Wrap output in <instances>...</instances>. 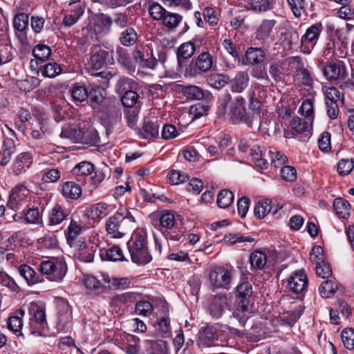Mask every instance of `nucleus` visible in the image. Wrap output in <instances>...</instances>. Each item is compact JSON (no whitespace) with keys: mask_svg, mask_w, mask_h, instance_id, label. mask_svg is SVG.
I'll use <instances>...</instances> for the list:
<instances>
[{"mask_svg":"<svg viewBox=\"0 0 354 354\" xmlns=\"http://www.w3.org/2000/svg\"><path fill=\"white\" fill-rule=\"evenodd\" d=\"M71 92L73 101L76 102H82L84 101L88 95L87 89L82 86H74L71 88Z\"/></svg>","mask_w":354,"mask_h":354,"instance_id":"obj_57","label":"nucleus"},{"mask_svg":"<svg viewBox=\"0 0 354 354\" xmlns=\"http://www.w3.org/2000/svg\"><path fill=\"white\" fill-rule=\"evenodd\" d=\"M337 288V285L333 280H326L321 283L319 290L322 297L329 298L336 292Z\"/></svg>","mask_w":354,"mask_h":354,"instance_id":"obj_41","label":"nucleus"},{"mask_svg":"<svg viewBox=\"0 0 354 354\" xmlns=\"http://www.w3.org/2000/svg\"><path fill=\"white\" fill-rule=\"evenodd\" d=\"M333 207L336 214L341 218H346L350 215L351 205L347 201L342 198L334 200Z\"/></svg>","mask_w":354,"mask_h":354,"instance_id":"obj_34","label":"nucleus"},{"mask_svg":"<svg viewBox=\"0 0 354 354\" xmlns=\"http://www.w3.org/2000/svg\"><path fill=\"white\" fill-rule=\"evenodd\" d=\"M227 304V297L225 295H215L211 305L210 312L213 317H221Z\"/></svg>","mask_w":354,"mask_h":354,"instance_id":"obj_32","label":"nucleus"},{"mask_svg":"<svg viewBox=\"0 0 354 354\" xmlns=\"http://www.w3.org/2000/svg\"><path fill=\"white\" fill-rule=\"evenodd\" d=\"M155 327L161 337H167L170 336L171 333V328L170 324V319L168 316H164L160 318H158Z\"/></svg>","mask_w":354,"mask_h":354,"instance_id":"obj_37","label":"nucleus"},{"mask_svg":"<svg viewBox=\"0 0 354 354\" xmlns=\"http://www.w3.org/2000/svg\"><path fill=\"white\" fill-rule=\"evenodd\" d=\"M95 31L97 33L105 32L109 33L111 30L113 23L112 18L104 13H97L93 17Z\"/></svg>","mask_w":354,"mask_h":354,"instance_id":"obj_20","label":"nucleus"},{"mask_svg":"<svg viewBox=\"0 0 354 354\" xmlns=\"http://www.w3.org/2000/svg\"><path fill=\"white\" fill-rule=\"evenodd\" d=\"M40 81L37 77L29 76L26 79L18 80L17 86L20 90L29 92L39 85Z\"/></svg>","mask_w":354,"mask_h":354,"instance_id":"obj_43","label":"nucleus"},{"mask_svg":"<svg viewBox=\"0 0 354 354\" xmlns=\"http://www.w3.org/2000/svg\"><path fill=\"white\" fill-rule=\"evenodd\" d=\"M230 120L232 124L243 123L252 128L257 116L254 113L246 111L245 100L241 97H237L230 106Z\"/></svg>","mask_w":354,"mask_h":354,"instance_id":"obj_1","label":"nucleus"},{"mask_svg":"<svg viewBox=\"0 0 354 354\" xmlns=\"http://www.w3.org/2000/svg\"><path fill=\"white\" fill-rule=\"evenodd\" d=\"M207 82L213 88H221L230 83V77L226 75L213 73L207 77Z\"/></svg>","mask_w":354,"mask_h":354,"instance_id":"obj_35","label":"nucleus"},{"mask_svg":"<svg viewBox=\"0 0 354 354\" xmlns=\"http://www.w3.org/2000/svg\"><path fill=\"white\" fill-rule=\"evenodd\" d=\"M272 211L271 201L269 199L259 201L254 207V215L263 218Z\"/></svg>","mask_w":354,"mask_h":354,"instance_id":"obj_38","label":"nucleus"},{"mask_svg":"<svg viewBox=\"0 0 354 354\" xmlns=\"http://www.w3.org/2000/svg\"><path fill=\"white\" fill-rule=\"evenodd\" d=\"M129 253L147 248V233L142 229L136 230L127 243Z\"/></svg>","mask_w":354,"mask_h":354,"instance_id":"obj_19","label":"nucleus"},{"mask_svg":"<svg viewBox=\"0 0 354 354\" xmlns=\"http://www.w3.org/2000/svg\"><path fill=\"white\" fill-rule=\"evenodd\" d=\"M175 221L174 214L170 212H166L159 217L160 225L165 229H171L174 225Z\"/></svg>","mask_w":354,"mask_h":354,"instance_id":"obj_62","label":"nucleus"},{"mask_svg":"<svg viewBox=\"0 0 354 354\" xmlns=\"http://www.w3.org/2000/svg\"><path fill=\"white\" fill-rule=\"evenodd\" d=\"M83 229L84 227L80 215L76 213L73 214L71 216L69 225L65 232L67 241L75 240L82 234Z\"/></svg>","mask_w":354,"mask_h":354,"instance_id":"obj_18","label":"nucleus"},{"mask_svg":"<svg viewBox=\"0 0 354 354\" xmlns=\"http://www.w3.org/2000/svg\"><path fill=\"white\" fill-rule=\"evenodd\" d=\"M138 113L139 110L137 108L127 110L125 113L127 123L128 126L133 129H137Z\"/></svg>","mask_w":354,"mask_h":354,"instance_id":"obj_63","label":"nucleus"},{"mask_svg":"<svg viewBox=\"0 0 354 354\" xmlns=\"http://www.w3.org/2000/svg\"><path fill=\"white\" fill-rule=\"evenodd\" d=\"M97 249V245L93 243H86L80 241L75 253V257L80 261L84 263L93 262Z\"/></svg>","mask_w":354,"mask_h":354,"instance_id":"obj_14","label":"nucleus"},{"mask_svg":"<svg viewBox=\"0 0 354 354\" xmlns=\"http://www.w3.org/2000/svg\"><path fill=\"white\" fill-rule=\"evenodd\" d=\"M29 202V190L24 184H18L10 194L7 206L13 210L20 211L24 210Z\"/></svg>","mask_w":354,"mask_h":354,"instance_id":"obj_7","label":"nucleus"},{"mask_svg":"<svg viewBox=\"0 0 354 354\" xmlns=\"http://www.w3.org/2000/svg\"><path fill=\"white\" fill-rule=\"evenodd\" d=\"M105 91L97 85H93L88 92V97L90 99L93 108H97L104 100Z\"/></svg>","mask_w":354,"mask_h":354,"instance_id":"obj_29","label":"nucleus"},{"mask_svg":"<svg viewBox=\"0 0 354 354\" xmlns=\"http://www.w3.org/2000/svg\"><path fill=\"white\" fill-rule=\"evenodd\" d=\"M0 283L12 292H18L19 291L20 288L15 280L3 271L0 272Z\"/></svg>","mask_w":354,"mask_h":354,"instance_id":"obj_54","label":"nucleus"},{"mask_svg":"<svg viewBox=\"0 0 354 354\" xmlns=\"http://www.w3.org/2000/svg\"><path fill=\"white\" fill-rule=\"evenodd\" d=\"M276 24V21L273 19H264L257 30V39L262 44L268 46L269 38L272 31L273 27Z\"/></svg>","mask_w":354,"mask_h":354,"instance_id":"obj_21","label":"nucleus"},{"mask_svg":"<svg viewBox=\"0 0 354 354\" xmlns=\"http://www.w3.org/2000/svg\"><path fill=\"white\" fill-rule=\"evenodd\" d=\"M323 91L325 94V103L329 104L330 102L337 103L341 98V93L337 88L334 86H324Z\"/></svg>","mask_w":354,"mask_h":354,"instance_id":"obj_51","label":"nucleus"},{"mask_svg":"<svg viewBox=\"0 0 354 354\" xmlns=\"http://www.w3.org/2000/svg\"><path fill=\"white\" fill-rule=\"evenodd\" d=\"M183 95L189 100H199L203 98V89L196 86H186L183 89Z\"/></svg>","mask_w":354,"mask_h":354,"instance_id":"obj_45","label":"nucleus"},{"mask_svg":"<svg viewBox=\"0 0 354 354\" xmlns=\"http://www.w3.org/2000/svg\"><path fill=\"white\" fill-rule=\"evenodd\" d=\"M129 254L131 261L138 266H145L149 263L152 259V257L149 252L148 248L139 249L138 251H133V253Z\"/></svg>","mask_w":354,"mask_h":354,"instance_id":"obj_33","label":"nucleus"},{"mask_svg":"<svg viewBox=\"0 0 354 354\" xmlns=\"http://www.w3.org/2000/svg\"><path fill=\"white\" fill-rule=\"evenodd\" d=\"M323 74L326 79L337 84L340 87L346 86V81L348 80V72L344 62L337 60L327 64L323 68Z\"/></svg>","mask_w":354,"mask_h":354,"instance_id":"obj_4","label":"nucleus"},{"mask_svg":"<svg viewBox=\"0 0 354 354\" xmlns=\"http://www.w3.org/2000/svg\"><path fill=\"white\" fill-rule=\"evenodd\" d=\"M123 225L122 215L115 213L106 221V230L111 238L120 239L126 233V229Z\"/></svg>","mask_w":354,"mask_h":354,"instance_id":"obj_12","label":"nucleus"},{"mask_svg":"<svg viewBox=\"0 0 354 354\" xmlns=\"http://www.w3.org/2000/svg\"><path fill=\"white\" fill-rule=\"evenodd\" d=\"M33 157L29 152L19 153L14 160L11 167L12 174L19 176L25 173L32 164Z\"/></svg>","mask_w":354,"mask_h":354,"instance_id":"obj_13","label":"nucleus"},{"mask_svg":"<svg viewBox=\"0 0 354 354\" xmlns=\"http://www.w3.org/2000/svg\"><path fill=\"white\" fill-rule=\"evenodd\" d=\"M248 62L252 65H258L265 59V52L260 48L250 47L245 52Z\"/></svg>","mask_w":354,"mask_h":354,"instance_id":"obj_31","label":"nucleus"},{"mask_svg":"<svg viewBox=\"0 0 354 354\" xmlns=\"http://www.w3.org/2000/svg\"><path fill=\"white\" fill-rule=\"evenodd\" d=\"M234 194L229 189H222L217 196V204L221 208L228 207L234 201Z\"/></svg>","mask_w":354,"mask_h":354,"instance_id":"obj_44","label":"nucleus"},{"mask_svg":"<svg viewBox=\"0 0 354 354\" xmlns=\"http://www.w3.org/2000/svg\"><path fill=\"white\" fill-rule=\"evenodd\" d=\"M250 262L252 268L261 270L267 263V256L262 251L255 250L250 254Z\"/></svg>","mask_w":354,"mask_h":354,"instance_id":"obj_36","label":"nucleus"},{"mask_svg":"<svg viewBox=\"0 0 354 354\" xmlns=\"http://www.w3.org/2000/svg\"><path fill=\"white\" fill-rule=\"evenodd\" d=\"M341 339L344 346L348 349L354 348V330L345 328L342 331Z\"/></svg>","mask_w":354,"mask_h":354,"instance_id":"obj_56","label":"nucleus"},{"mask_svg":"<svg viewBox=\"0 0 354 354\" xmlns=\"http://www.w3.org/2000/svg\"><path fill=\"white\" fill-rule=\"evenodd\" d=\"M106 259L111 261H124L122 250L117 245H113L105 251Z\"/></svg>","mask_w":354,"mask_h":354,"instance_id":"obj_58","label":"nucleus"},{"mask_svg":"<svg viewBox=\"0 0 354 354\" xmlns=\"http://www.w3.org/2000/svg\"><path fill=\"white\" fill-rule=\"evenodd\" d=\"M94 169V165L91 162L82 161L73 167L72 173L77 176H85L91 174Z\"/></svg>","mask_w":354,"mask_h":354,"instance_id":"obj_39","label":"nucleus"},{"mask_svg":"<svg viewBox=\"0 0 354 354\" xmlns=\"http://www.w3.org/2000/svg\"><path fill=\"white\" fill-rule=\"evenodd\" d=\"M69 212L59 204H55L48 214L50 225H57L64 221L68 216Z\"/></svg>","mask_w":354,"mask_h":354,"instance_id":"obj_25","label":"nucleus"},{"mask_svg":"<svg viewBox=\"0 0 354 354\" xmlns=\"http://www.w3.org/2000/svg\"><path fill=\"white\" fill-rule=\"evenodd\" d=\"M282 62L275 61L270 63L269 66V73L275 82H279L282 79Z\"/></svg>","mask_w":354,"mask_h":354,"instance_id":"obj_59","label":"nucleus"},{"mask_svg":"<svg viewBox=\"0 0 354 354\" xmlns=\"http://www.w3.org/2000/svg\"><path fill=\"white\" fill-rule=\"evenodd\" d=\"M230 87L232 92L241 93L248 86L249 75L246 71H239L234 78L230 82Z\"/></svg>","mask_w":354,"mask_h":354,"instance_id":"obj_26","label":"nucleus"},{"mask_svg":"<svg viewBox=\"0 0 354 354\" xmlns=\"http://www.w3.org/2000/svg\"><path fill=\"white\" fill-rule=\"evenodd\" d=\"M109 213V205L104 203H97L84 210V216L93 219L103 218Z\"/></svg>","mask_w":354,"mask_h":354,"instance_id":"obj_23","label":"nucleus"},{"mask_svg":"<svg viewBox=\"0 0 354 354\" xmlns=\"http://www.w3.org/2000/svg\"><path fill=\"white\" fill-rule=\"evenodd\" d=\"M161 21L162 24L167 28L174 29L182 21V17L178 14L167 11Z\"/></svg>","mask_w":354,"mask_h":354,"instance_id":"obj_40","label":"nucleus"},{"mask_svg":"<svg viewBox=\"0 0 354 354\" xmlns=\"http://www.w3.org/2000/svg\"><path fill=\"white\" fill-rule=\"evenodd\" d=\"M62 68L56 62H50L41 68V73L43 76L53 78L62 73Z\"/></svg>","mask_w":354,"mask_h":354,"instance_id":"obj_48","label":"nucleus"},{"mask_svg":"<svg viewBox=\"0 0 354 354\" xmlns=\"http://www.w3.org/2000/svg\"><path fill=\"white\" fill-rule=\"evenodd\" d=\"M153 307L148 301H140L136 304V313L142 316L148 317L153 313Z\"/></svg>","mask_w":354,"mask_h":354,"instance_id":"obj_55","label":"nucleus"},{"mask_svg":"<svg viewBox=\"0 0 354 354\" xmlns=\"http://www.w3.org/2000/svg\"><path fill=\"white\" fill-rule=\"evenodd\" d=\"M218 330L217 324H207L201 327L198 333V344L205 347L216 345L218 339Z\"/></svg>","mask_w":354,"mask_h":354,"instance_id":"obj_10","label":"nucleus"},{"mask_svg":"<svg viewBox=\"0 0 354 354\" xmlns=\"http://www.w3.org/2000/svg\"><path fill=\"white\" fill-rule=\"evenodd\" d=\"M148 10L150 16L156 21H161L167 11L160 3L153 1L149 2Z\"/></svg>","mask_w":354,"mask_h":354,"instance_id":"obj_42","label":"nucleus"},{"mask_svg":"<svg viewBox=\"0 0 354 354\" xmlns=\"http://www.w3.org/2000/svg\"><path fill=\"white\" fill-rule=\"evenodd\" d=\"M61 193L66 198L75 200L81 196L82 189L75 182L66 181L62 185Z\"/></svg>","mask_w":354,"mask_h":354,"instance_id":"obj_24","label":"nucleus"},{"mask_svg":"<svg viewBox=\"0 0 354 354\" xmlns=\"http://www.w3.org/2000/svg\"><path fill=\"white\" fill-rule=\"evenodd\" d=\"M313 125L312 118L301 119L299 117L294 118L290 123L292 129L298 134L302 135V140L308 139L311 135Z\"/></svg>","mask_w":354,"mask_h":354,"instance_id":"obj_15","label":"nucleus"},{"mask_svg":"<svg viewBox=\"0 0 354 354\" xmlns=\"http://www.w3.org/2000/svg\"><path fill=\"white\" fill-rule=\"evenodd\" d=\"M140 354H169L168 345L163 340H147L145 350Z\"/></svg>","mask_w":354,"mask_h":354,"instance_id":"obj_22","label":"nucleus"},{"mask_svg":"<svg viewBox=\"0 0 354 354\" xmlns=\"http://www.w3.org/2000/svg\"><path fill=\"white\" fill-rule=\"evenodd\" d=\"M34 57L40 61H46L51 55L50 48L44 44H37L32 50Z\"/></svg>","mask_w":354,"mask_h":354,"instance_id":"obj_50","label":"nucleus"},{"mask_svg":"<svg viewBox=\"0 0 354 354\" xmlns=\"http://www.w3.org/2000/svg\"><path fill=\"white\" fill-rule=\"evenodd\" d=\"M28 16L24 13L17 15L13 20V26L15 30L18 31H23L28 26Z\"/></svg>","mask_w":354,"mask_h":354,"instance_id":"obj_61","label":"nucleus"},{"mask_svg":"<svg viewBox=\"0 0 354 354\" xmlns=\"http://www.w3.org/2000/svg\"><path fill=\"white\" fill-rule=\"evenodd\" d=\"M323 30L322 24L319 22L310 26L301 38V50L309 54L315 46L321 32Z\"/></svg>","mask_w":354,"mask_h":354,"instance_id":"obj_8","label":"nucleus"},{"mask_svg":"<svg viewBox=\"0 0 354 354\" xmlns=\"http://www.w3.org/2000/svg\"><path fill=\"white\" fill-rule=\"evenodd\" d=\"M84 14V9L79 7L73 13L68 14L64 17L63 24L66 27L74 25Z\"/></svg>","mask_w":354,"mask_h":354,"instance_id":"obj_60","label":"nucleus"},{"mask_svg":"<svg viewBox=\"0 0 354 354\" xmlns=\"http://www.w3.org/2000/svg\"><path fill=\"white\" fill-rule=\"evenodd\" d=\"M308 277L306 274L301 272H295L292 273L286 279V288L290 292L296 295H304L308 286Z\"/></svg>","mask_w":354,"mask_h":354,"instance_id":"obj_11","label":"nucleus"},{"mask_svg":"<svg viewBox=\"0 0 354 354\" xmlns=\"http://www.w3.org/2000/svg\"><path fill=\"white\" fill-rule=\"evenodd\" d=\"M271 163L274 165V167H281L287 161L286 156L282 153L281 152L274 149L270 150L269 151Z\"/></svg>","mask_w":354,"mask_h":354,"instance_id":"obj_64","label":"nucleus"},{"mask_svg":"<svg viewBox=\"0 0 354 354\" xmlns=\"http://www.w3.org/2000/svg\"><path fill=\"white\" fill-rule=\"evenodd\" d=\"M18 272L20 276L26 280L29 286L44 283L45 281L44 277L36 272L34 269L27 264H22L19 266Z\"/></svg>","mask_w":354,"mask_h":354,"instance_id":"obj_17","label":"nucleus"},{"mask_svg":"<svg viewBox=\"0 0 354 354\" xmlns=\"http://www.w3.org/2000/svg\"><path fill=\"white\" fill-rule=\"evenodd\" d=\"M275 0H251L249 3L250 9L258 12H266L271 10Z\"/></svg>","mask_w":354,"mask_h":354,"instance_id":"obj_46","label":"nucleus"},{"mask_svg":"<svg viewBox=\"0 0 354 354\" xmlns=\"http://www.w3.org/2000/svg\"><path fill=\"white\" fill-rule=\"evenodd\" d=\"M38 270L41 276H46V278L54 282H61L67 272V266L65 262L62 261L45 260L42 261Z\"/></svg>","mask_w":354,"mask_h":354,"instance_id":"obj_3","label":"nucleus"},{"mask_svg":"<svg viewBox=\"0 0 354 354\" xmlns=\"http://www.w3.org/2000/svg\"><path fill=\"white\" fill-rule=\"evenodd\" d=\"M230 331L239 337H245L251 342H258L261 338L260 328L257 325L252 326L249 331L240 330L235 328H230Z\"/></svg>","mask_w":354,"mask_h":354,"instance_id":"obj_27","label":"nucleus"},{"mask_svg":"<svg viewBox=\"0 0 354 354\" xmlns=\"http://www.w3.org/2000/svg\"><path fill=\"white\" fill-rule=\"evenodd\" d=\"M196 50L195 44L192 41L185 42L182 44L177 52V56L178 59H189L190 58L194 53Z\"/></svg>","mask_w":354,"mask_h":354,"instance_id":"obj_49","label":"nucleus"},{"mask_svg":"<svg viewBox=\"0 0 354 354\" xmlns=\"http://www.w3.org/2000/svg\"><path fill=\"white\" fill-rule=\"evenodd\" d=\"M213 64V57L208 52L201 53L195 61L186 66L185 75L187 77H196L209 71Z\"/></svg>","mask_w":354,"mask_h":354,"instance_id":"obj_6","label":"nucleus"},{"mask_svg":"<svg viewBox=\"0 0 354 354\" xmlns=\"http://www.w3.org/2000/svg\"><path fill=\"white\" fill-rule=\"evenodd\" d=\"M137 40V32L132 27L126 28L120 34L119 41L124 46H131L136 44Z\"/></svg>","mask_w":354,"mask_h":354,"instance_id":"obj_30","label":"nucleus"},{"mask_svg":"<svg viewBox=\"0 0 354 354\" xmlns=\"http://www.w3.org/2000/svg\"><path fill=\"white\" fill-rule=\"evenodd\" d=\"M167 49L161 47L158 51V59L153 55L152 50L148 48L146 50L136 48L133 51V58L141 67L153 70L159 61L162 64L166 62L167 54Z\"/></svg>","mask_w":354,"mask_h":354,"instance_id":"obj_2","label":"nucleus"},{"mask_svg":"<svg viewBox=\"0 0 354 354\" xmlns=\"http://www.w3.org/2000/svg\"><path fill=\"white\" fill-rule=\"evenodd\" d=\"M236 295L240 299L238 304V310L242 313L249 310V299L252 295V286L248 282L242 283L236 287Z\"/></svg>","mask_w":354,"mask_h":354,"instance_id":"obj_16","label":"nucleus"},{"mask_svg":"<svg viewBox=\"0 0 354 354\" xmlns=\"http://www.w3.org/2000/svg\"><path fill=\"white\" fill-rule=\"evenodd\" d=\"M209 279L211 285L214 288L228 290L232 281V274L228 269L224 267H216L209 272Z\"/></svg>","mask_w":354,"mask_h":354,"instance_id":"obj_9","label":"nucleus"},{"mask_svg":"<svg viewBox=\"0 0 354 354\" xmlns=\"http://www.w3.org/2000/svg\"><path fill=\"white\" fill-rule=\"evenodd\" d=\"M354 168V160L352 158H342L337 164V172L340 176H346Z\"/></svg>","mask_w":354,"mask_h":354,"instance_id":"obj_52","label":"nucleus"},{"mask_svg":"<svg viewBox=\"0 0 354 354\" xmlns=\"http://www.w3.org/2000/svg\"><path fill=\"white\" fill-rule=\"evenodd\" d=\"M138 94L132 90H127L121 97V102L125 107L132 108L138 102Z\"/></svg>","mask_w":354,"mask_h":354,"instance_id":"obj_53","label":"nucleus"},{"mask_svg":"<svg viewBox=\"0 0 354 354\" xmlns=\"http://www.w3.org/2000/svg\"><path fill=\"white\" fill-rule=\"evenodd\" d=\"M31 333L35 336H46L48 324L45 310L42 306L32 304L30 308Z\"/></svg>","mask_w":354,"mask_h":354,"instance_id":"obj_5","label":"nucleus"},{"mask_svg":"<svg viewBox=\"0 0 354 354\" xmlns=\"http://www.w3.org/2000/svg\"><path fill=\"white\" fill-rule=\"evenodd\" d=\"M254 241V239L250 236H244L239 234L229 233L224 236L223 241L227 245H232L236 243H240L243 242L252 243Z\"/></svg>","mask_w":354,"mask_h":354,"instance_id":"obj_47","label":"nucleus"},{"mask_svg":"<svg viewBox=\"0 0 354 354\" xmlns=\"http://www.w3.org/2000/svg\"><path fill=\"white\" fill-rule=\"evenodd\" d=\"M159 124L158 121L156 122L145 121L144 125L139 131V135L141 138L148 139L156 138L158 136Z\"/></svg>","mask_w":354,"mask_h":354,"instance_id":"obj_28","label":"nucleus"}]
</instances>
